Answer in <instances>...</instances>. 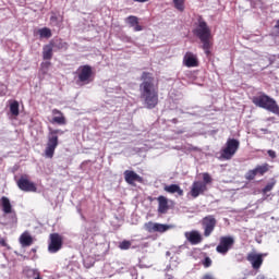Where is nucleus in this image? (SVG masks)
<instances>
[{
  "label": "nucleus",
  "mask_w": 279,
  "mask_h": 279,
  "mask_svg": "<svg viewBox=\"0 0 279 279\" xmlns=\"http://www.w3.org/2000/svg\"><path fill=\"white\" fill-rule=\"evenodd\" d=\"M166 279H173V276L167 275V276H166Z\"/></svg>",
  "instance_id": "44"
},
{
  "label": "nucleus",
  "mask_w": 279,
  "mask_h": 279,
  "mask_svg": "<svg viewBox=\"0 0 279 279\" xmlns=\"http://www.w3.org/2000/svg\"><path fill=\"white\" fill-rule=\"evenodd\" d=\"M20 245H22V247H29V245H32L34 243V238H32V234H29L27 231L23 232L20 235Z\"/></svg>",
  "instance_id": "18"
},
{
  "label": "nucleus",
  "mask_w": 279,
  "mask_h": 279,
  "mask_svg": "<svg viewBox=\"0 0 279 279\" xmlns=\"http://www.w3.org/2000/svg\"><path fill=\"white\" fill-rule=\"evenodd\" d=\"M184 236H185L186 241H189V243H191V245H199V243H202V241H204L202 233H199V231H197V230L186 231L184 233Z\"/></svg>",
  "instance_id": "14"
},
{
  "label": "nucleus",
  "mask_w": 279,
  "mask_h": 279,
  "mask_svg": "<svg viewBox=\"0 0 279 279\" xmlns=\"http://www.w3.org/2000/svg\"><path fill=\"white\" fill-rule=\"evenodd\" d=\"M17 186L21 191H24L25 193H35L36 185L34 182L29 181L25 177H21L17 181Z\"/></svg>",
  "instance_id": "13"
},
{
  "label": "nucleus",
  "mask_w": 279,
  "mask_h": 279,
  "mask_svg": "<svg viewBox=\"0 0 279 279\" xmlns=\"http://www.w3.org/2000/svg\"><path fill=\"white\" fill-rule=\"evenodd\" d=\"M267 154L270 158H276V150L269 149Z\"/></svg>",
  "instance_id": "40"
},
{
  "label": "nucleus",
  "mask_w": 279,
  "mask_h": 279,
  "mask_svg": "<svg viewBox=\"0 0 279 279\" xmlns=\"http://www.w3.org/2000/svg\"><path fill=\"white\" fill-rule=\"evenodd\" d=\"M166 255H167V256H171V253H170V252H167Z\"/></svg>",
  "instance_id": "46"
},
{
  "label": "nucleus",
  "mask_w": 279,
  "mask_h": 279,
  "mask_svg": "<svg viewBox=\"0 0 279 279\" xmlns=\"http://www.w3.org/2000/svg\"><path fill=\"white\" fill-rule=\"evenodd\" d=\"M10 112L13 117H19V101L13 100L10 104Z\"/></svg>",
  "instance_id": "27"
},
{
  "label": "nucleus",
  "mask_w": 279,
  "mask_h": 279,
  "mask_svg": "<svg viewBox=\"0 0 279 279\" xmlns=\"http://www.w3.org/2000/svg\"><path fill=\"white\" fill-rule=\"evenodd\" d=\"M119 247L121 250H130L132 247V241L123 240L122 242H120Z\"/></svg>",
  "instance_id": "30"
},
{
  "label": "nucleus",
  "mask_w": 279,
  "mask_h": 279,
  "mask_svg": "<svg viewBox=\"0 0 279 279\" xmlns=\"http://www.w3.org/2000/svg\"><path fill=\"white\" fill-rule=\"evenodd\" d=\"M49 134L52 135V136H62V134H64V131L60 130V129H49Z\"/></svg>",
  "instance_id": "36"
},
{
  "label": "nucleus",
  "mask_w": 279,
  "mask_h": 279,
  "mask_svg": "<svg viewBox=\"0 0 279 279\" xmlns=\"http://www.w3.org/2000/svg\"><path fill=\"white\" fill-rule=\"evenodd\" d=\"M158 202V213L159 215H167L169 211V198L166 196H159Z\"/></svg>",
  "instance_id": "16"
},
{
  "label": "nucleus",
  "mask_w": 279,
  "mask_h": 279,
  "mask_svg": "<svg viewBox=\"0 0 279 279\" xmlns=\"http://www.w3.org/2000/svg\"><path fill=\"white\" fill-rule=\"evenodd\" d=\"M252 102L257 108H263L264 110H268V112H272V114H279V106L276 100L266 94H260L258 96H254L252 98Z\"/></svg>",
  "instance_id": "3"
},
{
  "label": "nucleus",
  "mask_w": 279,
  "mask_h": 279,
  "mask_svg": "<svg viewBox=\"0 0 279 279\" xmlns=\"http://www.w3.org/2000/svg\"><path fill=\"white\" fill-rule=\"evenodd\" d=\"M63 21H64L63 17L60 15H57L56 13H52V15L50 16V23L54 27H60Z\"/></svg>",
  "instance_id": "23"
},
{
  "label": "nucleus",
  "mask_w": 279,
  "mask_h": 279,
  "mask_svg": "<svg viewBox=\"0 0 279 279\" xmlns=\"http://www.w3.org/2000/svg\"><path fill=\"white\" fill-rule=\"evenodd\" d=\"M265 256H267V253H258L256 251H252V252L247 253L246 260H247V263H250L252 268L255 269V271H258V269H260V267H263Z\"/></svg>",
  "instance_id": "5"
},
{
  "label": "nucleus",
  "mask_w": 279,
  "mask_h": 279,
  "mask_svg": "<svg viewBox=\"0 0 279 279\" xmlns=\"http://www.w3.org/2000/svg\"><path fill=\"white\" fill-rule=\"evenodd\" d=\"M43 58L44 60H51L53 58V47L51 45L44 46Z\"/></svg>",
  "instance_id": "22"
},
{
  "label": "nucleus",
  "mask_w": 279,
  "mask_h": 279,
  "mask_svg": "<svg viewBox=\"0 0 279 279\" xmlns=\"http://www.w3.org/2000/svg\"><path fill=\"white\" fill-rule=\"evenodd\" d=\"M203 279H215V277H213V275L207 274L205 276H203Z\"/></svg>",
  "instance_id": "42"
},
{
  "label": "nucleus",
  "mask_w": 279,
  "mask_h": 279,
  "mask_svg": "<svg viewBox=\"0 0 279 279\" xmlns=\"http://www.w3.org/2000/svg\"><path fill=\"white\" fill-rule=\"evenodd\" d=\"M76 74L81 84H90L93 82V66L90 65L78 66Z\"/></svg>",
  "instance_id": "7"
},
{
  "label": "nucleus",
  "mask_w": 279,
  "mask_h": 279,
  "mask_svg": "<svg viewBox=\"0 0 279 279\" xmlns=\"http://www.w3.org/2000/svg\"><path fill=\"white\" fill-rule=\"evenodd\" d=\"M58 147V136L51 135L48 133V142L45 149L46 158H53V154H56V148Z\"/></svg>",
  "instance_id": "10"
},
{
  "label": "nucleus",
  "mask_w": 279,
  "mask_h": 279,
  "mask_svg": "<svg viewBox=\"0 0 279 279\" xmlns=\"http://www.w3.org/2000/svg\"><path fill=\"white\" fill-rule=\"evenodd\" d=\"M49 244H48V252L50 254H57L62 250L63 239L60 233H52L49 235Z\"/></svg>",
  "instance_id": "8"
},
{
  "label": "nucleus",
  "mask_w": 279,
  "mask_h": 279,
  "mask_svg": "<svg viewBox=\"0 0 279 279\" xmlns=\"http://www.w3.org/2000/svg\"><path fill=\"white\" fill-rule=\"evenodd\" d=\"M0 205L2 207V213H4V215L12 214V203H10V198H8V196L1 197Z\"/></svg>",
  "instance_id": "20"
},
{
  "label": "nucleus",
  "mask_w": 279,
  "mask_h": 279,
  "mask_svg": "<svg viewBox=\"0 0 279 279\" xmlns=\"http://www.w3.org/2000/svg\"><path fill=\"white\" fill-rule=\"evenodd\" d=\"M232 247H234V236H221L220 242L216 247V252H218V254H222V256H226V254H228Z\"/></svg>",
  "instance_id": "6"
},
{
  "label": "nucleus",
  "mask_w": 279,
  "mask_h": 279,
  "mask_svg": "<svg viewBox=\"0 0 279 279\" xmlns=\"http://www.w3.org/2000/svg\"><path fill=\"white\" fill-rule=\"evenodd\" d=\"M206 191H208L206 183H203L202 181H194L190 191V195L195 199L199 197V195H204Z\"/></svg>",
  "instance_id": "11"
},
{
  "label": "nucleus",
  "mask_w": 279,
  "mask_h": 279,
  "mask_svg": "<svg viewBox=\"0 0 279 279\" xmlns=\"http://www.w3.org/2000/svg\"><path fill=\"white\" fill-rule=\"evenodd\" d=\"M239 147H241V142L236 138H228L226 145L220 150V158L222 160H232L236 151H239Z\"/></svg>",
  "instance_id": "4"
},
{
  "label": "nucleus",
  "mask_w": 279,
  "mask_h": 279,
  "mask_svg": "<svg viewBox=\"0 0 279 279\" xmlns=\"http://www.w3.org/2000/svg\"><path fill=\"white\" fill-rule=\"evenodd\" d=\"M39 275H40V271H38V269H27L26 270V276H28L29 278L36 279V277H38Z\"/></svg>",
  "instance_id": "32"
},
{
  "label": "nucleus",
  "mask_w": 279,
  "mask_h": 279,
  "mask_svg": "<svg viewBox=\"0 0 279 279\" xmlns=\"http://www.w3.org/2000/svg\"><path fill=\"white\" fill-rule=\"evenodd\" d=\"M193 34L196 38L203 43V49L205 53L208 56L210 53V47L213 44H210V38H213L210 27H208V24L204 19L198 17L197 23L195 24V28L193 29Z\"/></svg>",
  "instance_id": "2"
},
{
  "label": "nucleus",
  "mask_w": 279,
  "mask_h": 279,
  "mask_svg": "<svg viewBox=\"0 0 279 279\" xmlns=\"http://www.w3.org/2000/svg\"><path fill=\"white\" fill-rule=\"evenodd\" d=\"M203 265L206 268L210 267V265H213V259H210V257H205L203 260Z\"/></svg>",
  "instance_id": "37"
},
{
  "label": "nucleus",
  "mask_w": 279,
  "mask_h": 279,
  "mask_svg": "<svg viewBox=\"0 0 279 279\" xmlns=\"http://www.w3.org/2000/svg\"><path fill=\"white\" fill-rule=\"evenodd\" d=\"M52 123H57L58 125H66V118L64 117V113L58 109L52 110Z\"/></svg>",
  "instance_id": "17"
},
{
  "label": "nucleus",
  "mask_w": 279,
  "mask_h": 279,
  "mask_svg": "<svg viewBox=\"0 0 279 279\" xmlns=\"http://www.w3.org/2000/svg\"><path fill=\"white\" fill-rule=\"evenodd\" d=\"M262 132H264V134H267L268 130L267 129H262Z\"/></svg>",
  "instance_id": "45"
},
{
  "label": "nucleus",
  "mask_w": 279,
  "mask_h": 279,
  "mask_svg": "<svg viewBox=\"0 0 279 279\" xmlns=\"http://www.w3.org/2000/svg\"><path fill=\"white\" fill-rule=\"evenodd\" d=\"M257 173L256 170H248L245 174L246 180H254V178H256Z\"/></svg>",
  "instance_id": "35"
},
{
  "label": "nucleus",
  "mask_w": 279,
  "mask_h": 279,
  "mask_svg": "<svg viewBox=\"0 0 279 279\" xmlns=\"http://www.w3.org/2000/svg\"><path fill=\"white\" fill-rule=\"evenodd\" d=\"M124 180L126 184H131L132 186H134V182L143 183V177L138 175L136 172L132 170L124 171Z\"/></svg>",
  "instance_id": "15"
},
{
  "label": "nucleus",
  "mask_w": 279,
  "mask_h": 279,
  "mask_svg": "<svg viewBox=\"0 0 279 279\" xmlns=\"http://www.w3.org/2000/svg\"><path fill=\"white\" fill-rule=\"evenodd\" d=\"M275 29H276V35L279 36V20L276 22V25H275Z\"/></svg>",
  "instance_id": "41"
},
{
  "label": "nucleus",
  "mask_w": 279,
  "mask_h": 279,
  "mask_svg": "<svg viewBox=\"0 0 279 279\" xmlns=\"http://www.w3.org/2000/svg\"><path fill=\"white\" fill-rule=\"evenodd\" d=\"M174 8L182 12L184 10V0H173Z\"/></svg>",
  "instance_id": "33"
},
{
  "label": "nucleus",
  "mask_w": 279,
  "mask_h": 279,
  "mask_svg": "<svg viewBox=\"0 0 279 279\" xmlns=\"http://www.w3.org/2000/svg\"><path fill=\"white\" fill-rule=\"evenodd\" d=\"M183 65L187 69H195L196 66H199V59H197V54L191 51L185 52L183 57Z\"/></svg>",
  "instance_id": "12"
},
{
  "label": "nucleus",
  "mask_w": 279,
  "mask_h": 279,
  "mask_svg": "<svg viewBox=\"0 0 279 279\" xmlns=\"http://www.w3.org/2000/svg\"><path fill=\"white\" fill-rule=\"evenodd\" d=\"M0 88H1L0 95H1V97H3L8 93V86L0 85Z\"/></svg>",
  "instance_id": "38"
},
{
  "label": "nucleus",
  "mask_w": 279,
  "mask_h": 279,
  "mask_svg": "<svg viewBox=\"0 0 279 279\" xmlns=\"http://www.w3.org/2000/svg\"><path fill=\"white\" fill-rule=\"evenodd\" d=\"M54 47H56L57 49H64V50H66V49H69V43H66V41H64V40H62V39H59V40L57 41V44L54 45Z\"/></svg>",
  "instance_id": "29"
},
{
  "label": "nucleus",
  "mask_w": 279,
  "mask_h": 279,
  "mask_svg": "<svg viewBox=\"0 0 279 279\" xmlns=\"http://www.w3.org/2000/svg\"><path fill=\"white\" fill-rule=\"evenodd\" d=\"M141 80V99L144 101L145 108L154 110L158 106V86L154 84V75L149 72H143Z\"/></svg>",
  "instance_id": "1"
},
{
  "label": "nucleus",
  "mask_w": 279,
  "mask_h": 279,
  "mask_svg": "<svg viewBox=\"0 0 279 279\" xmlns=\"http://www.w3.org/2000/svg\"><path fill=\"white\" fill-rule=\"evenodd\" d=\"M125 23H128L130 27H133L134 32H143V26L138 24V19L135 15L128 16Z\"/></svg>",
  "instance_id": "19"
},
{
  "label": "nucleus",
  "mask_w": 279,
  "mask_h": 279,
  "mask_svg": "<svg viewBox=\"0 0 279 279\" xmlns=\"http://www.w3.org/2000/svg\"><path fill=\"white\" fill-rule=\"evenodd\" d=\"M38 34L40 36V38H51V28L48 27H44L38 29Z\"/></svg>",
  "instance_id": "26"
},
{
  "label": "nucleus",
  "mask_w": 279,
  "mask_h": 279,
  "mask_svg": "<svg viewBox=\"0 0 279 279\" xmlns=\"http://www.w3.org/2000/svg\"><path fill=\"white\" fill-rule=\"evenodd\" d=\"M0 245H1L2 247H8V243L5 242V238H3V236H1V235H0Z\"/></svg>",
  "instance_id": "39"
},
{
  "label": "nucleus",
  "mask_w": 279,
  "mask_h": 279,
  "mask_svg": "<svg viewBox=\"0 0 279 279\" xmlns=\"http://www.w3.org/2000/svg\"><path fill=\"white\" fill-rule=\"evenodd\" d=\"M202 226L204 230V236L208 238L213 232H215V228H217V219L215 216L209 215L202 219Z\"/></svg>",
  "instance_id": "9"
},
{
  "label": "nucleus",
  "mask_w": 279,
  "mask_h": 279,
  "mask_svg": "<svg viewBox=\"0 0 279 279\" xmlns=\"http://www.w3.org/2000/svg\"><path fill=\"white\" fill-rule=\"evenodd\" d=\"M171 228H173V226L171 225H162V223H158L156 222L155 225V232H167L168 230H171Z\"/></svg>",
  "instance_id": "24"
},
{
  "label": "nucleus",
  "mask_w": 279,
  "mask_h": 279,
  "mask_svg": "<svg viewBox=\"0 0 279 279\" xmlns=\"http://www.w3.org/2000/svg\"><path fill=\"white\" fill-rule=\"evenodd\" d=\"M202 183L205 184V186H208V184H213V177H210L208 172L203 173Z\"/></svg>",
  "instance_id": "28"
},
{
  "label": "nucleus",
  "mask_w": 279,
  "mask_h": 279,
  "mask_svg": "<svg viewBox=\"0 0 279 279\" xmlns=\"http://www.w3.org/2000/svg\"><path fill=\"white\" fill-rule=\"evenodd\" d=\"M163 191H166V193H178V195L180 197H182V195H184V190H181L180 185L178 184H170V185H166L163 187Z\"/></svg>",
  "instance_id": "21"
},
{
  "label": "nucleus",
  "mask_w": 279,
  "mask_h": 279,
  "mask_svg": "<svg viewBox=\"0 0 279 279\" xmlns=\"http://www.w3.org/2000/svg\"><path fill=\"white\" fill-rule=\"evenodd\" d=\"M144 228L147 230V232H156V222H146Z\"/></svg>",
  "instance_id": "31"
},
{
  "label": "nucleus",
  "mask_w": 279,
  "mask_h": 279,
  "mask_svg": "<svg viewBox=\"0 0 279 279\" xmlns=\"http://www.w3.org/2000/svg\"><path fill=\"white\" fill-rule=\"evenodd\" d=\"M274 186H276V181H272L268 183L263 190L262 193H269V191L274 190Z\"/></svg>",
  "instance_id": "34"
},
{
  "label": "nucleus",
  "mask_w": 279,
  "mask_h": 279,
  "mask_svg": "<svg viewBox=\"0 0 279 279\" xmlns=\"http://www.w3.org/2000/svg\"><path fill=\"white\" fill-rule=\"evenodd\" d=\"M256 279H267V278H265V275H259V276H257Z\"/></svg>",
  "instance_id": "43"
},
{
  "label": "nucleus",
  "mask_w": 279,
  "mask_h": 279,
  "mask_svg": "<svg viewBox=\"0 0 279 279\" xmlns=\"http://www.w3.org/2000/svg\"><path fill=\"white\" fill-rule=\"evenodd\" d=\"M267 171H269V163H264L255 168V172L257 173V175H265Z\"/></svg>",
  "instance_id": "25"
}]
</instances>
